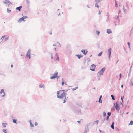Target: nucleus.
Wrapping results in <instances>:
<instances>
[{"label":"nucleus","mask_w":133,"mask_h":133,"mask_svg":"<svg viewBox=\"0 0 133 133\" xmlns=\"http://www.w3.org/2000/svg\"><path fill=\"white\" fill-rule=\"evenodd\" d=\"M56 60L57 61H59V58L58 55H57V58H56Z\"/></svg>","instance_id":"obj_47"},{"label":"nucleus","mask_w":133,"mask_h":133,"mask_svg":"<svg viewBox=\"0 0 133 133\" xmlns=\"http://www.w3.org/2000/svg\"><path fill=\"white\" fill-rule=\"evenodd\" d=\"M115 6L116 7H118L117 4L116 3V1L115 0Z\"/></svg>","instance_id":"obj_33"},{"label":"nucleus","mask_w":133,"mask_h":133,"mask_svg":"<svg viewBox=\"0 0 133 133\" xmlns=\"http://www.w3.org/2000/svg\"><path fill=\"white\" fill-rule=\"evenodd\" d=\"M3 2L4 3L7 4L9 3V2H10V1L8 0H5V1H3Z\"/></svg>","instance_id":"obj_13"},{"label":"nucleus","mask_w":133,"mask_h":133,"mask_svg":"<svg viewBox=\"0 0 133 133\" xmlns=\"http://www.w3.org/2000/svg\"><path fill=\"white\" fill-rule=\"evenodd\" d=\"M102 95H101L99 97V99H101V98H102Z\"/></svg>","instance_id":"obj_55"},{"label":"nucleus","mask_w":133,"mask_h":133,"mask_svg":"<svg viewBox=\"0 0 133 133\" xmlns=\"http://www.w3.org/2000/svg\"><path fill=\"white\" fill-rule=\"evenodd\" d=\"M58 75H57V77H56V78H57V81L58 80V78H59V76H57Z\"/></svg>","instance_id":"obj_53"},{"label":"nucleus","mask_w":133,"mask_h":133,"mask_svg":"<svg viewBox=\"0 0 133 133\" xmlns=\"http://www.w3.org/2000/svg\"><path fill=\"white\" fill-rule=\"evenodd\" d=\"M109 116H107V117H106V120L107 121H108L109 119Z\"/></svg>","instance_id":"obj_45"},{"label":"nucleus","mask_w":133,"mask_h":133,"mask_svg":"<svg viewBox=\"0 0 133 133\" xmlns=\"http://www.w3.org/2000/svg\"><path fill=\"white\" fill-rule=\"evenodd\" d=\"M44 86V85L43 84L42 85H39V87L40 88H42V87H43Z\"/></svg>","instance_id":"obj_39"},{"label":"nucleus","mask_w":133,"mask_h":133,"mask_svg":"<svg viewBox=\"0 0 133 133\" xmlns=\"http://www.w3.org/2000/svg\"><path fill=\"white\" fill-rule=\"evenodd\" d=\"M2 93H3L4 95L2 96V97H4L5 96V93L4 92V89H2L0 91V93L2 94Z\"/></svg>","instance_id":"obj_8"},{"label":"nucleus","mask_w":133,"mask_h":133,"mask_svg":"<svg viewBox=\"0 0 133 133\" xmlns=\"http://www.w3.org/2000/svg\"><path fill=\"white\" fill-rule=\"evenodd\" d=\"M132 66H131V67H130V70H129V72H131V68H132Z\"/></svg>","instance_id":"obj_57"},{"label":"nucleus","mask_w":133,"mask_h":133,"mask_svg":"<svg viewBox=\"0 0 133 133\" xmlns=\"http://www.w3.org/2000/svg\"><path fill=\"white\" fill-rule=\"evenodd\" d=\"M111 97L112 98V99L113 100H115V96H114L112 95H111Z\"/></svg>","instance_id":"obj_18"},{"label":"nucleus","mask_w":133,"mask_h":133,"mask_svg":"<svg viewBox=\"0 0 133 133\" xmlns=\"http://www.w3.org/2000/svg\"><path fill=\"white\" fill-rule=\"evenodd\" d=\"M119 76H120V78L119 79L120 80V78L121 77V76H122V75L121 74H120L119 75Z\"/></svg>","instance_id":"obj_61"},{"label":"nucleus","mask_w":133,"mask_h":133,"mask_svg":"<svg viewBox=\"0 0 133 133\" xmlns=\"http://www.w3.org/2000/svg\"><path fill=\"white\" fill-rule=\"evenodd\" d=\"M26 57H28L29 59H30L31 58V57L30 55H28V54H26Z\"/></svg>","instance_id":"obj_28"},{"label":"nucleus","mask_w":133,"mask_h":133,"mask_svg":"<svg viewBox=\"0 0 133 133\" xmlns=\"http://www.w3.org/2000/svg\"><path fill=\"white\" fill-rule=\"evenodd\" d=\"M24 18V19L25 18H28V17L27 16H25V17H23Z\"/></svg>","instance_id":"obj_63"},{"label":"nucleus","mask_w":133,"mask_h":133,"mask_svg":"<svg viewBox=\"0 0 133 133\" xmlns=\"http://www.w3.org/2000/svg\"><path fill=\"white\" fill-rule=\"evenodd\" d=\"M124 98V96H122L121 97V100L122 101V102H123V98Z\"/></svg>","instance_id":"obj_36"},{"label":"nucleus","mask_w":133,"mask_h":133,"mask_svg":"<svg viewBox=\"0 0 133 133\" xmlns=\"http://www.w3.org/2000/svg\"><path fill=\"white\" fill-rule=\"evenodd\" d=\"M64 82L63 81L62 82V85H63L64 84Z\"/></svg>","instance_id":"obj_60"},{"label":"nucleus","mask_w":133,"mask_h":133,"mask_svg":"<svg viewBox=\"0 0 133 133\" xmlns=\"http://www.w3.org/2000/svg\"><path fill=\"white\" fill-rule=\"evenodd\" d=\"M60 91L61 90H60L59 91H57V98H59L62 99L64 97H64H65V98H66L65 96L66 95V93H65V92H63L60 95H59L60 93H61V92Z\"/></svg>","instance_id":"obj_1"},{"label":"nucleus","mask_w":133,"mask_h":133,"mask_svg":"<svg viewBox=\"0 0 133 133\" xmlns=\"http://www.w3.org/2000/svg\"><path fill=\"white\" fill-rule=\"evenodd\" d=\"M76 56L78 57L79 59H80L81 57H83V56L81 55H79V54L76 55Z\"/></svg>","instance_id":"obj_17"},{"label":"nucleus","mask_w":133,"mask_h":133,"mask_svg":"<svg viewBox=\"0 0 133 133\" xmlns=\"http://www.w3.org/2000/svg\"><path fill=\"white\" fill-rule=\"evenodd\" d=\"M7 124H8L7 123H2V126L4 128L6 127Z\"/></svg>","instance_id":"obj_15"},{"label":"nucleus","mask_w":133,"mask_h":133,"mask_svg":"<svg viewBox=\"0 0 133 133\" xmlns=\"http://www.w3.org/2000/svg\"><path fill=\"white\" fill-rule=\"evenodd\" d=\"M107 32L108 34H110L112 32L111 30L110 29H107Z\"/></svg>","instance_id":"obj_14"},{"label":"nucleus","mask_w":133,"mask_h":133,"mask_svg":"<svg viewBox=\"0 0 133 133\" xmlns=\"http://www.w3.org/2000/svg\"><path fill=\"white\" fill-rule=\"evenodd\" d=\"M106 115V113L105 111H104L103 112V117H105V116Z\"/></svg>","instance_id":"obj_31"},{"label":"nucleus","mask_w":133,"mask_h":133,"mask_svg":"<svg viewBox=\"0 0 133 133\" xmlns=\"http://www.w3.org/2000/svg\"><path fill=\"white\" fill-rule=\"evenodd\" d=\"M114 122H112V123L111 124V127L112 129H114Z\"/></svg>","instance_id":"obj_16"},{"label":"nucleus","mask_w":133,"mask_h":133,"mask_svg":"<svg viewBox=\"0 0 133 133\" xmlns=\"http://www.w3.org/2000/svg\"><path fill=\"white\" fill-rule=\"evenodd\" d=\"M98 120H97L95 121H94L93 122L95 124L96 123L97 124H98Z\"/></svg>","instance_id":"obj_30"},{"label":"nucleus","mask_w":133,"mask_h":133,"mask_svg":"<svg viewBox=\"0 0 133 133\" xmlns=\"http://www.w3.org/2000/svg\"><path fill=\"white\" fill-rule=\"evenodd\" d=\"M88 62L90 61V60L89 58H88Z\"/></svg>","instance_id":"obj_54"},{"label":"nucleus","mask_w":133,"mask_h":133,"mask_svg":"<svg viewBox=\"0 0 133 133\" xmlns=\"http://www.w3.org/2000/svg\"><path fill=\"white\" fill-rule=\"evenodd\" d=\"M35 126H37L38 125V123H37L36 122L35 123Z\"/></svg>","instance_id":"obj_59"},{"label":"nucleus","mask_w":133,"mask_h":133,"mask_svg":"<svg viewBox=\"0 0 133 133\" xmlns=\"http://www.w3.org/2000/svg\"><path fill=\"white\" fill-rule=\"evenodd\" d=\"M108 52L109 54L108 58H109L110 57L111 53V48H109L108 50Z\"/></svg>","instance_id":"obj_5"},{"label":"nucleus","mask_w":133,"mask_h":133,"mask_svg":"<svg viewBox=\"0 0 133 133\" xmlns=\"http://www.w3.org/2000/svg\"><path fill=\"white\" fill-rule=\"evenodd\" d=\"M26 2L28 4H29L30 3V2L29 0H26Z\"/></svg>","instance_id":"obj_43"},{"label":"nucleus","mask_w":133,"mask_h":133,"mask_svg":"<svg viewBox=\"0 0 133 133\" xmlns=\"http://www.w3.org/2000/svg\"><path fill=\"white\" fill-rule=\"evenodd\" d=\"M22 8V6L21 5L19 7H16V9L18 10L19 11H21V9Z\"/></svg>","instance_id":"obj_11"},{"label":"nucleus","mask_w":133,"mask_h":133,"mask_svg":"<svg viewBox=\"0 0 133 133\" xmlns=\"http://www.w3.org/2000/svg\"><path fill=\"white\" fill-rule=\"evenodd\" d=\"M76 105H78L80 107H82V105L81 104H79L78 103H77Z\"/></svg>","instance_id":"obj_38"},{"label":"nucleus","mask_w":133,"mask_h":133,"mask_svg":"<svg viewBox=\"0 0 133 133\" xmlns=\"http://www.w3.org/2000/svg\"><path fill=\"white\" fill-rule=\"evenodd\" d=\"M107 116L109 117L111 115V113L110 112H108L107 113Z\"/></svg>","instance_id":"obj_27"},{"label":"nucleus","mask_w":133,"mask_h":133,"mask_svg":"<svg viewBox=\"0 0 133 133\" xmlns=\"http://www.w3.org/2000/svg\"><path fill=\"white\" fill-rule=\"evenodd\" d=\"M95 6L96 7H97L98 8L99 7V5H98L97 3H96L95 4Z\"/></svg>","instance_id":"obj_37"},{"label":"nucleus","mask_w":133,"mask_h":133,"mask_svg":"<svg viewBox=\"0 0 133 133\" xmlns=\"http://www.w3.org/2000/svg\"><path fill=\"white\" fill-rule=\"evenodd\" d=\"M29 123H30V127H34V125L33 124H32V123L31 120H30L29 121Z\"/></svg>","instance_id":"obj_20"},{"label":"nucleus","mask_w":133,"mask_h":133,"mask_svg":"<svg viewBox=\"0 0 133 133\" xmlns=\"http://www.w3.org/2000/svg\"><path fill=\"white\" fill-rule=\"evenodd\" d=\"M127 44L128 46H130V43L129 42H127Z\"/></svg>","instance_id":"obj_52"},{"label":"nucleus","mask_w":133,"mask_h":133,"mask_svg":"<svg viewBox=\"0 0 133 133\" xmlns=\"http://www.w3.org/2000/svg\"><path fill=\"white\" fill-rule=\"evenodd\" d=\"M95 0L96 2V3H97L99 2H100V1L99 0Z\"/></svg>","instance_id":"obj_50"},{"label":"nucleus","mask_w":133,"mask_h":133,"mask_svg":"<svg viewBox=\"0 0 133 133\" xmlns=\"http://www.w3.org/2000/svg\"><path fill=\"white\" fill-rule=\"evenodd\" d=\"M6 130H7L6 129H3L2 130V131L4 132V133H7Z\"/></svg>","instance_id":"obj_23"},{"label":"nucleus","mask_w":133,"mask_h":133,"mask_svg":"<svg viewBox=\"0 0 133 133\" xmlns=\"http://www.w3.org/2000/svg\"><path fill=\"white\" fill-rule=\"evenodd\" d=\"M58 73L57 72L54 73V75L50 77V78L51 79H53L56 78L57 77V75H58Z\"/></svg>","instance_id":"obj_6"},{"label":"nucleus","mask_w":133,"mask_h":133,"mask_svg":"<svg viewBox=\"0 0 133 133\" xmlns=\"http://www.w3.org/2000/svg\"><path fill=\"white\" fill-rule=\"evenodd\" d=\"M78 88V87H76L75 88H74L72 89V90L73 91H74V90H76Z\"/></svg>","instance_id":"obj_34"},{"label":"nucleus","mask_w":133,"mask_h":133,"mask_svg":"<svg viewBox=\"0 0 133 133\" xmlns=\"http://www.w3.org/2000/svg\"><path fill=\"white\" fill-rule=\"evenodd\" d=\"M77 111L78 112V113L79 115H80L82 114L81 112V111L80 110H78Z\"/></svg>","instance_id":"obj_29"},{"label":"nucleus","mask_w":133,"mask_h":133,"mask_svg":"<svg viewBox=\"0 0 133 133\" xmlns=\"http://www.w3.org/2000/svg\"><path fill=\"white\" fill-rule=\"evenodd\" d=\"M107 19L106 20V22H108L109 21V16L107 15Z\"/></svg>","instance_id":"obj_32"},{"label":"nucleus","mask_w":133,"mask_h":133,"mask_svg":"<svg viewBox=\"0 0 133 133\" xmlns=\"http://www.w3.org/2000/svg\"><path fill=\"white\" fill-rule=\"evenodd\" d=\"M131 84L133 86V84L132 83V81L131 80H130V84Z\"/></svg>","instance_id":"obj_48"},{"label":"nucleus","mask_w":133,"mask_h":133,"mask_svg":"<svg viewBox=\"0 0 133 133\" xmlns=\"http://www.w3.org/2000/svg\"><path fill=\"white\" fill-rule=\"evenodd\" d=\"M7 11L8 12V13H9V12H11V10H9V9H8V8H7Z\"/></svg>","instance_id":"obj_35"},{"label":"nucleus","mask_w":133,"mask_h":133,"mask_svg":"<svg viewBox=\"0 0 133 133\" xmlns=\"http://www.w3.org/2000/svg\"><path fill=\"white\" fill-rule=\"evenodd\" d=\"M89 125H88L87 124L85 126V129L86 130H89V128H88Z\"/></svg>","instance_id":"obj_22"},{"label":"nucleus","mask_w":133,"mask_h":133,"mask_svg":"<svg viewBox=\"0 0 133 133\" xmlns=\"http://www.w3.org/2000/svg\"><path fill=\"white\" fill-rule=\"evenodd\" d=\"M81 52L83 53V54L85 55H86L87 54V53L88 51L87 50V49H84V50H81Z\"/></svg>","instance_id":"obj_7"},{"label":"nucleus","mask_w":133,"mask_h":133,"mask_svg":"<svg viewBox=\"0 0 133 133\" xmlns=\"http://www.w3.org/2000/svg\"><path fill=\"white\" fill-rule=\"evenodd\" d=\"M106 69V68L105 67L103 68L100 71H99L97 73V75H99L101 76V75H103V74L105 70Z\"/></svg>","instance_id":"obj_2"},{"label":"nucleus","mask_w":133,"mask_h":133,"mask_svg":"<svg viewBox=\"0 0 133 133\" xmlns=\"http://www.w3.org/2000/svg\"><path fill=\"white\" fill-rule=\"evenodd\" d=\"M31 54V50L29 49L28 50L26 54H28V55H29L30 54V55Z\"/></svg>","instance_id":"obj_19"},{"label":"nucleus","mask_w":133,"mask_h":133,"mask_svg":"<svg viewBox=\"0 0 133 133\" xmlns=\"http://www.w3.org/2000/svg\"><path fill=\"white\" fill-rule=\"evenodd\" d=\"M25 22V20H24V18L23 17H22V18H20L19 19L18 21V22H21L22 21Z\"/></svg>","instance_id":"obj_10"},{"label":"nucleus","mask_w":133,"mask_h":133,"mask_svg":"<svg viewBox=\"0 0 133 133\" xmlns=\"http://www.w3.org/2000/svg\"><path fill=\"white\" fill-rule=\"evenodd\" d=\"M129 3V2L128 1H127L126 2V7L127 8V9L129 10L130 9L128 5V4Z\"/></svg>","instance_id":"obj_12"},{"label":"nucleus","mask_w":133,"mask_h":133,"mask_svg":"<svg viewBox=\"0 0 133 133\" xmlns=\"http://www.w3.org/2000/svg\"><path fill=\"white\" fill-rule=\"evenodd\" d=\"M96 34L97 35H99L100 33V32L99 31L96 30Z\"/></svg>","instance_id":"obj_26"},{"label":"nucleus","mask_w":133,"mask_h":133,"mask_svg":"<svg viewBox=\"0 0 133 133\" xmlns=\"http://www.w3.org/2000/svg\"><path fill=\"white\" fill-rule=\"evenodd\" d=\"M88 125H89V127L91 128L92 126H93L94 125V123L93 122H90L89 124H87Z\"/></svg>","instance_id":"obj_9"},{"label":"nucleus","mask_w":133,"mask_h":133,"mask_svg":"<svg viewBox=\"0 0 133 133\" xmlns=\"http://www.w3.org/2000/svg\"><path fill=\"white\" fill-rule=\"evenodd\" d=\"M17 119H14L13 120V122L14 123H16V124H17Z\"/></svg>","instance_id":"obj_21"},{"label":"nucleus","mask_w":133,"mask_h":133,"mask_svg":"<svg viewBox=\"0 0 133 133\" xmlns=\"http://www.w3.org/2000/svg\"><path fill=\"white\" fill-rule=\"evenodd\" d=\"M86 61V60H84V64H85V63Z\"/></svg>","instance_id":"obj_64"},{"label":"nucleus","mask_w":133,"mask_h":133,"mask_svg":"<svg viewBox=\"0 0 133 133\" xmlns=\"http://www.w3.org/2000/svg\"><path fill=\"white\" fill-rule=\"evenodd\" d=\"M123 9L124 10V13H125L126 12V10L124 8V6H123Z\"/></svg>","instance_id":"obj_41"},{"label":"nucleus","mask_w":133,"mask_h":133,"mask_svg":"<svg viewBox=\"0 0 133 133\" xmlns=\"http://www.w3.org/2000/svg\"><path fill=\"white\" fill-rule=\"evenodd\" d=\"M105 118H104L103 119H102V123H103L104 121H105Z\"/></svg>","instance_id":"obj_40"},{"label":"nucleus","mask_w":133,"mask_h":133,"mask_svg":"<svg viewBox=\"0 0 133 133\" xmlns=\"http://www.w3.org/2000/svg\"><path fill=\"white\" fill-rule=\"evenodd\" d=\"M96 65L94 64H93L90 66V70L92 71H94L95 70Z\"/></svg>","instance_id":"obj_4"},{"label":"nucleus","mask_w":133,"mask_h":133,"mask_svg":"<svg viewBox=\"0 0 133 133\" xmlns=\"http://www.w3.org/2000/svg\"><path fill=\"white\" fill-rule=\"evenodd\" d=\"M133 124V121H130V123L129 124V125H132Z\"/></svg>","instance_id":"obj_24"},{"label":"nucleus","mask_w":133,"mask_h":133,"mask_svg":"<svg viewBox=\"0 0 133 133\" xmlns=\"http://www.w3.org/2000/svg\"><path fill=\"white\" fill-rule=\"evenodd\" d=\"M98 102L99 103H102V100L101 101V99H99V101H98Z\"/></svg>","instance_id":"obj_46"},{"label":"nucleus","mask_w":133,"mask_h":133,"mask_svg":"<svg viewBox=\"0 0 133 133\" xmlns=\"http://www.w3.org/2000/svg\"><path fill=\"white\" fill-rule=\"evenodd\" d=\"M89 131V130H85L84 133H86L88 132Z\"/></svg>","instance_id":"obj_42"},{"label":"nucleus","mask_w":133,"mask_h":133,"mask_svg":"<svg viewBox=\"0 0 133 133\" xmlns=\"http://www.w3.org/2000/svg\"><path fill=\"white\" fill-rule=\"evenodd\" d=\"M65 99H66V98H65L64 99V102H63V103H65L66 102V100H65Z\"/></svg>","instance_id":"obj_62"},{"label":"nucleus","mask_w":133,"mask_h":133,"mask_svg":"<svg viewBox=\"0 0 133 133\" xmlns=\"http://www.w3.org/2000/svg\"><path fill=\"white\" fill-rule=\"evenodd\" d=\"M131 72H129V74H128V77H129L130 76Z\"/></svg>","instance_id":"obj_51"},{"label":"nucleus","mask_w":133,"mask_h":133,"mask_svg":"<svg viewBox=\"0 0 133 133\" xmlns=\"http://www.w3.org/2000/svg\"><path fill=\"white\" fill-rule=\"evenodd\" d=\"M61 91V93H62V91H63V92H64V91H65L64 90H61L60 91Z\"/></svg>","instance_id":"obj_56"},{"label":"nucleus","mask_w":133,"mask_h":133,"mask_svg":"<svg viewBox=\"0 0 133 133\" xmlns=\"http://www.w3.org/2000/svg\"><path fill=\"white\" fill-rule=\"evenodd\" d=\"M51 59H52L53 58V56H52V53H51Z\"/></svg>","instance_id":"obj_58"},{"label":"nucleus","mask_w":133,"mask_h":133,"mask_svg":"<svg viewBox=\"0 0 133 133\" xmlns=\"http://www.w3.org/2000/svg\"><path fill=\"white\" fill-rule=\"evenodd\" d=\"M115 103L114 104V106L115 107V108L116 110L117 111H119L120 109V107L119 105L117 104V102L116 103V105Z\"/></svg>","instance_id":"obj_3"},{"label":"nucleus","mask_w":133,"mask_h":133,"mask_svg":"<svg viewBox=\"0 0 133 133\" xmlns=\"http://www.w3.org/2000/svg\"><path fill=\"white\" fill-rule=\"evenodd\" d=\"M102 53H103V52L102 51V52H100L98 54V56H101Z\"/></svg>","instance_id":"obj_25"},{"label":"nucleus","mask_w":133,"mask_h":133,"mask_svg":"<svg viewBox=\"0 0 133 133\" xmlns=\"http://www.w3.org/2000/svg\"><path fill=\"white\" fill-rule=\"evenodd\" d=\"M5 35H4V36H2V37L1 38V39L2 38H3L2 39V41H3V39L5 37Z\"/></svg>","instance_id":"obj_49"},{"label":"nucleus","mask_w":133,"mask_h":133,"mask_svg":"<svg viewBox=\"0 0 133 133\" xmlns=\"http://www.w3.org/2000/svg\"><path fill=\"white\" fill-rule=\"evenodd\" d=\"M9 39V37H8L6 38L5 39V41H7Z\"/></svg>","instance_id":"obj_44"}]
</instances>
